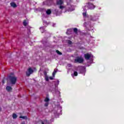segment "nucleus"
<instances>
[{"mask_svg": "<svg viewBox=\"0 0 124 124\" xmlns=\"http://www.w3.org/2000/svg\"><path fill=\"white\" fill-rule=\"evenodd\" d=\"M8 79L12 85H15L17 82V78L14 76V73H11L8 77Z\"/></svg>", "mask_w": 124, "mask_h": 124, "instance_id": "obj_1", "label": "nucleus"}, {"mask_svg": "<svg viewBox=\"0 0 124 124\" xmlns=\"http://www.w3.org/2000/svg\"><path fill=\"white\" fill-rule=\"evenodd\" d=\"M86 5H85V7H88V9L93 10L95 8V5H93V3L90 2L86 3Z\"/></svg>", "mask_w": 124, "mask_h": 124, "instance_id": "obj_2", "label": "nucleus"}, {"mask_svg": "<svg viewBox=\"0 0 124 124\" xmlns=\"http://www.w3.org/2000/svg\"><path fill=\"white\" fill-rule=\"evenodd\" d=\"M75 62H78V63H83V62H84V59H83L82 57H77L75 59Z\"/></svg>", "mask_w": 124, "mask_h": 124, "instance_id": "obj_3", "label": "nucleus"}, {"mask_svg": "<svg viewBox=\"0 0 124 124\" xmlns=\"http://www.w3.org/2000/svg\"><path fill=\"white\" fill-rule=\"evenodd\" d=\"M26 73V76H27V77H30V76H31V74H32V73H33V70H32V69L30 67L28 68Z\"/></svg>", "mask_w": 124, "mask_h": 124, "instance_id": "obj_4", "label": "nucleus"}, {"mask_svg": "<svg viewBox=\"0 0 124 124\" xmlns=\"http://www.w3.org/2000/svg\"><path fill=\"white\" fill-rule=\"evenodd\" d=\"M57 5H62L63 4V0H57L56 1Z\"/></svg>", "mask_w": 124, "mask_h": 124, "instance_id": "obj_5", "label": "nucleus"}, {"mask_svg": "<svg viewBox=\"0 0 124 124\" xmlns=\"http://www.w3.org/2000/svg\"><path fill=\"white\" fill-rule=\"evenodd\" d=\"M91 56L89 53H86L84 54V58L85 60H89L90 59H91Z\"/></svg>", "mask_w": 124, "mask_h": 124, "instance_id": "obj_6", "label": "nucleus"}, {"mask_svg": "<svg viewBox=\"0 0 124 124\" xmlns=\"http://www.w3.org/2000/svg\"><path fill=\"white\" fill-rule=\"evenodd\" d=\"M11 6L13 7L14 8H16L17 7V5L15 2H11L10 3Z\"/></svg>", "mask_w": 124, "mask_h": 124, "instance_id": "obj_7", "label": "nucleus"}, {"mask_svg": "<svg viewBox=\"0 0 124 124\" xmlns=\"http://www.w3.org/2000/svg\"><path fill=\"white\" fill-rule=\"evenodd\" d=\"M6 89L7 92H11V91H12V87L9 86H6Z\"/></svg>", "mask_w": 124, "mask_h": 124, "instance_id": "obj_8", "label": "nucleus"}, {"mask_svg": "<svg viewBox=\"0 0 124 124\" xmlns=\"http://www.w3.org/2000/svg\"><path fill=\"white\" fill-rule=\"evenodd\" d=\"M73 31L76 34H78V29L76 28H73Z\"/></svg>", "mask_w": 124, "mask_h": 124, "instance_id": "obj_9", "label": "nucleus"}, {"mask_svg": "<svg viewBox=\"0 0 124 124\" xmlns=\"http://www.w3.org/2000/svg\"><path fill=\"white\" fill-rule=\"evenodd\" d=\"M52 13V11H51L50 9H47V10L46 11V14L47 15H50Z\"/></svg>", "mask_w": 124, "mask_h": 124, "instance_id": "obj_10", "label": "nucleus"}, {"mask_svg": "<svg viewBox=\"0 0 124 124\" xmlns=\"http://www.w3.org/2000/svg\"><path fill=\"white\" fill-rule=\"evenodd\" d=\"M19 119H23V120H28V117H27V116H19Z\"/></svg>", "mask_w": 124, "mask_h": 124, "instance_id": "obj_11", "label": "nucleus"}, {"mask_svg": "<svg viewBox=\"0 0 124 124\" xmlns=\"http://www.w3.org/2000/svg\"><path fill=\"white\" fill-rule=\"evenodd\" d=\"M17 117L18 116H17V114H16V113L13 114V119H16Z\"/></svg>", "mask_w": 124, "mask_h": 124, "instance_id": "obj_12", "label": "nucleus"}, {"mask_svg": "<svg viewBox=\"0 0 124 124\" xmlns=\"http://www.w3.org/2000/svg\"><path fill=\"white\" fill-rule=\"evenodd\" d=\"M56 73H57V70H54L52 73L53 77H55V75H56Z\"/></svg>", "mask_w": 124, "mask_h": 124, "instance_id": "obj_13", "label": "nucleus"}, {"mask_svg": "<svg viewBox=\"0 0 124 124\" xmlns=\"http://www.w3.org/2000/svg\"><path fill=\"white\" fill-rule=\"evenodd\" d=\"M91 20L93 21H96V18H95V16H93L91 18Z\"/></svg>", "mask_w": 124, "mask_h": 124, "instance_id": "obj_14", "label": "nucleus"}, {"mask_svg": "<svg viewBox=\"0 0 124 124\" xmlns=\"http://www.w3.org/2000/svg\"><path fill=\"white\" fill-rule=\"evenodd\" d=\"M49 100H50L49 98L46 97V99H45L44 101H45V102H49Z\"/></svg>", "mask_w": 124, "mask_h": 124, "instance_id": "obj_15", "label": "nucleus"}, {"mask_svg": "<svg viewBox=\"0 0 124 124\" xmlns=\"http://www.w3.org/2000/svg\"><path fill=\"white\" fill-rule=\"evenodd\" d=\"M74 76H78V72L75 71L74 72Z\"/></svg>", "mask_w": 124, "mask_h": 124, "instance_id": "obj_16", "label": "nucleus"}, {"mask_svg": "<svg viewBox=\"0 0 124 124\" xmlns=\"http://www.w3.org/2000/svg\"><path fill=\"white\" fill-rule=\"evenodd\" d=\"M67 43L69 44V45H71V44H72V41L69 40H68Z\"/></svg>", "mask_w": 124, "mask_h": 124, "instance_id": "obj_17", "label": "nucleus"}, {"mask_svg": "<svg viewBox=\"0 0 124 124\" xmlns=\"http://www.w3.org/2000/svg\"><path fill=\"white\" fill-rule=\"evenodd\" d=\"M56 53L58 54V55H62V52H61L60 51L58 50H56Z\"/></svg>", "mask_w": 124, "mask_h": 124, "instance_id": "obj_18", "label": "nucleus"}, {"mask_svg": "<svg viewBox=\"0 0 124 124\" xmlns=\"http://www.w3.org/2000/svg\"><path fill=\"white\" fill-rule=\"evenodd\" d=\"M60 9H63V8H64V6H62V5H60L59 7Z\"/></svg>", "mask_w": 124, "mask_h": 124, "instance_id": "obj_19", "label": "nucleus"}, {"mask_svg": "<svg viewBox=\"0 0 124 124\" xmlns=\"http://www.w3.org/2000/svg\"><path fill=\"white\" fill-rule=\"evenodd\" d=\"M23 25H24V26H27V21H26V20H24V21H23Z\"/></svg>", "mask_w": 124, "mask_h": 124, "instance_id": "obj_20", "label": "nucleus"}, {"mask_svg": "<svg viewBox=\"0 0 124 124\" xmlns=\"http://www.w3.org/2000/svg\"><path fill=\"white\" fill-rule=\"evenodd\" d=\"M48 105H49V103H48V102H46L45 104V107H47L48 106Z\"/></svg>", "mask_w": 124, "mask_h": 124, "instance_id": "obj_21", "label": "nucleus"}, {"mask_svg": "<svg viewBox=\"0 0 124 124\" xmlns=\"http://www.w3.org/2000/svg\"><path fill=\"white\" fill-rule=\"evenodd\" d=\"M46 81H49V78L48 77V76L46 77Z\"/></svg>", "mask_w": 124, "mask_h": 124, "instance_id": "obj_22", "label": "nucleus"}, {"mask_svg": "<svg viewBox=\"0 0 124 124\" xmlns=\"http://www.w3.org/2000/svg\"><path fill=\"white\" fill-rule=\"evenodd\" d=\"M83 17H86L87 16V14L86 13H83Z\"/></svg>", "mask_w": 124, "mask_h": 124, "instance_id": "obj_23", "label": "nucleus"}, {"mask_svg": "<svg viewBox=\"0 0 124 124\" xmlns=\"http://www.w3.org/2000/svg\"><path fill=\"white\" fill-rule=\"evenodd\" d=\"M44 74L45 76L46 77L47 76V72H46V71L44 72Z\"/></svg>", "mask_w": 124, "mask_h": 124, "instance_id": "obj_24", "label": "nucleus"}, {"mask_svg": "<svg viewBox=\"0 0 124 124\" xmlns=\"http://www.w3.org/2000/svg\"><path fill=\"white\" fill-rule=\"evenodd\" d=\"M2 85H3L4 84V83H5V80L4 79H3L2 80Z\"/></svg>", "mask_w": 124, "mask_h": 124, "instance_id": "obj_25", "label": "nucleus"}, {"mask_svg": "<svg viewBox=\"0 0 124 124\" xmlns=\"http://www.w3.org/2000/svg\"><path fill=\"white\" fill-rule=\"evenodd\" d=\"M49 79H50V80H54V78L52 77H50Z\"/></svg>", "mask_w": 124, "mask_h": 124, "instance_id": "obj_26", "label": "nucleus"}, {"mask_svg": "<svg viewBox=\"0 0 124 124\" xmlns=\"http://www.w3.org/2000/svg\"><path fill=\"white\" fill-rule=\"evenodd\" d=\"M40 30H44V27H40Z\"/></svg>", "mask_w": 124, "mask_h": 124, "instance_id": "obj_27", "label": "nucleus"}, {"mask_svg": "<svg viewBox=\"0 0 124 124\" xmlns=\"http://www.w3.org/2000/svg\"><path fill=\"white\" fill-rule=\"evenodd\" d=\"M21 124H25V121H23L21 123Z\"/></svg>", "mask_w": 124, "mask_h": 124, "instance_id": "obj_28", "label": "nucleus"}, {"mask_svg": "<svg viewBox=\"0 0 124 124\" xmlns=\"http://www.w3.org/2000/svg\"><path fill=\"white\" fill-rule=\"evenodd\" d=\"M1 111V108L0 107V112Z\"/></svg>", "mask_w": 124, "mask_h": 124, "instance_id": "obj_29", "label": "nucleus"}, {"mask_svg": "<svg viewBox=\"0 0 124 124\" xmlns=\"http://www.w3.org/2000/svg\"><path fill=\"white\" fill-rule=\"evenodd\" d=\"M91 1H93L94 0H90Z\"/></svg>", "mask_w": 124, "mask_h": 124, "instance_id": "obj_30", "label": "nucleus"}, {"mask_svg": "<svg viewBox=\"0 0 124 124\" xmlns=\"http://www.w3.org/2000/svg\"><path fill=\"white\" fill-rule=\"evenodd\" d=\"M42 124H44V122H42Z\"/></svg>", "mask_w": 124, "mask_h": 124, "instance_id": "obj_31", "label": "nucleus"}, {"mask_svg": "<svg viewBox=\"0 0 124 124\" xmlns=\"http://www.w3.org/2000/svg\"><path fill=\"white\" fill-rule=\"evenodd\" d=\"M56 11V12H57V13L59 12V11Z\"/></svg>", "mask_w": 124, "mask_h": 124, "instance_id": "obj_32", "label": "nucleus"}]
</instances>
